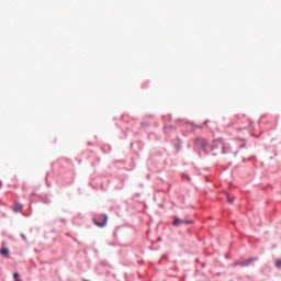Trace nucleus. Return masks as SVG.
Listing matches in <instances>:
<instances>
[{
  "label": "nucleus",
  "mask_w": 281,
  "mask_h": 281,
  "mask_svg": "<svg viewBox=\"0 0 281 281\" xmlns=\"http://www.w3.org/2000/svg\"><path fill=\"white\" fill-rule=\"evenodd\" d=\"M183 223H186L187 225H190V223H192V222H190V221H183V220H180V218H176L172 224H173L176 227H178V225H183Z\"/></svg>",
  "instance_id": "obj_4"
},
{
  "label": "nucleus",
  "mask_w": 281,
  "mask_h": 281,
  "mask_svg": "<svg viewBox=\"0 0 281 281\" xmlns=\"http://www.w3.org/2000/svg\"><path fill=\"white\" fill-rule=\"evenodd\" d=\"M101 222H99L98 220H93L94 225H97V227H106V223L109 221V216H106V214H102L100 215Z\"/></svg>",
  "instance_id": "obj_1"
},
{
  "label": "nucleus",
  "mask_w": 281,
  "mask_h": 281,
  "mask_svg": "<svg viewBox=\"0 0 281 281\" xmlns=\"http://www.w3.org/2000/svg\"><path fill=\"white\" fill-rule=\"evenodd\" d=\"M19 272H15L14 274H13V278H14V280H19Z\"/></svg>",
  "instance_id": "obj_8"
},
{
  "label": "nucleus",
  "mask_w": 281,
  "mask_h": 281,
  "mask_svg": "<svg viewBox=\"0 0 281 281\" xmlns=\"http://www.w3.org/2000/svg\"><path fill=\"white\" fill-rule=\"evenodd\" d=\"M21 210H23V204L15 202L13 206V212L18 213L21 212Z\"/></svg>",
  "instance_id": "obj_5"
},
{
  "label": "nucleus",
  "mask_w": 281,
  "mask_h": 281,
  "mask_svg": "<svg viewBox=\"0 0 281 281\" xmlns=\"http://www.w3.org/2000/svg\"><path fill=\"white\" fill-rule=\"evenodd\" d=\"M226 196H227L228 203H234V201L232 199H229V195L227 193H226Z\"/></svg>",
  "instance_id": "obj_9"
},
{
  "label": "nucleus",
  "mask_w": 281,
  "mask_h": 281,
  "mask_svg": "<svg viewBox=\"0 0 281 281\" xmlns=\"http://www.w3.org/2000/svg\"><path fill=\"white\" fill-rule=\"evenodd\" d=\"M256 260H258V258L252 257L246 261L235 262V265H240V267H249V265H251V262H256Z\"/></svg>",
  "instance_id": "obj_3"
},
{
  "label": "nucleus",
  "mask_w": 281,
  "mask_h": 281,
  "mask_svg": "<svg viewBox=\"0 0 281 281\" xmlns=\"http://www.w3.org/2000/svg\"><path fill=\"white\" fill-rule=\"evenodd\" d=\"M1 256H3L4 258H8L10 256V250L8 248H2L0 250Z\"/></svg>",
  "instance_id": "obj_6"
},
{
  "label": "nucleus",
  "mask_w": 281,
  "mask_h": 281,
  "mask_svg": "<svg viewBox=\"0 0 281 281\" xmlns=\"http://www.w3.org/2000/svg\"><path fill=\"white\" fill-rule=\"evenodd\" d=\"M218 146H223V153H227L225 150V144H223V139L222 138H217L213 142L212 148H218Z\"/></svg>",
  "instance_id": "obj_2"
},
{
  "label": "nucleus",
  "mask_w": 281,
  "mask_h": 281,
  "mask_svg": "<svg viewBox=\"0 0 281 281\" xmlns=\"http://www.w3.org/2000/svg\"><path fill=\"white\" fill-rule=\"evenodd\" d=\"M200 142H202L203 146H207V143L205 142V139H200Z\"/></svg>",
  "instance_id": "obj_10"
},
{
  "label": "nucleus",
  "mask_w": 281,
  "mask_h": 281,
  "mask_svg": "<svg viewBox=\"0 0 281 281\" xmlns=\"http://www.w3.org/2000/svg\"><path fill=\"white\" fill-rule=\"evenodd\" d=\"M276 267H278V269L281 268V259H278V260L276 261Z\"/></svg>",
  "instance_id": "obj_7"
}]
</instances>
